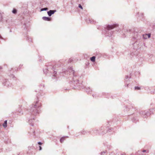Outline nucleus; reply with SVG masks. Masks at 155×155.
Masks as SVG:
<instances>
[{
	"label": "nucleus",
	"mask_w": 155,
	"mask_h": 155,
	"mask_svg": "<svg viewBox=\"0 0 155 155\" xmlns=\"http://www.w3.org/2000/svg\"><path fill=\"white\" fill-rule=\"evenodd\" d=\"M150 109L138 111L136 113V116H140L144 118H147L150 114Z\"/></svg>",
	"instance_id": "nucleus-1"
},
{
	"label": "nucleus",
	"mask_w": 155,
	"mask_h": 155,
	"mask_svg": "<svg viewBox=\"0 0 155 155\" xmlns=\"http://www.w3.org/2000/svg\"><path fill=\"white\" fill-rule=\"evenodd\" d=\"M149 151L148 150H143L138 151L136 153V155H148Z\"/></svg>",
	"instance_id": "nucleus-2"
},
{
	"label": "nucleus",
	"mask_w": 155,
	"mask_h": 155,
	"mask_svg": "<svg viewBox=\"0 0 155 155\" xmlns=\"http://www.w3.org/2000/svg\"><path fill=\"white\" fill-rule=\"evenodd\" d=\"M118 26V25L115 24L113 25H108L107 26V29L108 30H110L114 28H115Z\"/></svg>",
	"instance_id": "nucleus-3"
},
{
	"label": "nucleus",
	"mask_w": 155,
	"mask_h": 155,
	"mask_svg": "<svg viewBox=\"0 0 155 155\" xmlns=\"http://www.w3.org/2000/svg\"><path fill=\"white\" fill-rule=\"evenodd\" d=\"M136 17H137V21H139L143 18V15L142 13L138 12L137 14H136Z\"/></svg>",
	"instance_id": "nucleus-4"
},
{
	"label": "nucleus",
	"mask_w": 155,
	"mask_h": 155,
	"mask_svg": "<svg viewBox=\"0 0 155 155\" xmlns=\"http://www.w3.org/2000/svg\"><path fill=\"white\" fill-rule=\"evenodd\" d=\"M151 34L150 33L145 34L143 35V38L144 39H147V38H149L150 37Z\"/></svg>",
	"instance_id": "nucleus-5"
},
{
	"label": "nucleus",
	"mask_w": 155,
	"mask_h": 155,
	"mask_svg": "<svg viewBox=\"0 0 155 155\" xmlns=\"http://www.w3.org/2000/svg\"><path fill=\"white\" fill-rule=\"evenodd\" d=\"M56 11V10H50L48 12V14L49 16H50L52 15Z\"/></svg>",
	"instance_id": "nucleus-6"
},
{
	"label": "nucleus",
	"mask_w": 155,
	"mask_h": 155,
	"mask_svg": "<svg viewBox=\"0 0 155 155\" xmlns=\"http://www.w3.org/2000/svg\"><path fill=\"white\" fill-rule=\"evenodd\" d=\"M42 19L43 20L46 21H49L51 20V18L46 17H43Z\"/></svg>",
	"instance_id": "nucleus-7"
},
{
	"label": "nucleus",
	"mask_w": 155,
	"mask_h": 155,
	"mask_svg": "<svg viewBox=\"0 0 155 155\" xmlns=\"http://www.w3.org/2000/svg\"><path fill=\"white\" fill-rule=\"evenodd\" d=\"M150 106L151 108H152L153 109L155 108V103H152L150 104Z\"/></svg>",
	"instance_id": "nucleus-8"
},
{
	"label": "nucleus",
	"mask_w": 155,
	"mask_h": 155,
	"mask_svg": "<svg viewBox=\"0 0 155 155\" xmlns=\"http://www.w3.org/2000/svg\"><path fill=\"white\" fill-rule=\"evenodd\" d=\"M3 126L4 128H6L7 127V120H6L5 121L3 124Z\"/></svg>",
	"instance_id": "nucleus-9"
},
{
	"label": "nucleus",
	"mask_w": 155,
	"mask_h": 155,
	"mask_svg": "<svg viewBox=\"0 0 155 155\" xmlns=\"http://www.w3.org/2000/svg\"><path fill=\"white\" fill-rule=\"evenodd\" d=\"M65 139V137H62L60 140V142L61 143H62Z\"/></svg>",
	"instance_id": "nucleus-10"
},
{
	"label": "nucleus",
	"mask_w": 155,
	"mask_h": 155,
	"mask_svg": "<svg viewBox=\"0 0 155 155\" xmlns=\"http://www.w3.org/2000/svg\"><path fill=\"white\" fill-rule=\"evenodd\" d=\"M95 56H93L91 58V60L92 62H94L95 61Z\"/></svg>",
	"instance_id": "nucleus-11"
},
{
	"label": "nucleus",
	"mask_w": 155,
	"mask_h": 155,
	"mask_svg": "<svg viewBox=\"0 0 155 155\" xmlns=\"http://www.w3.org/2000/svg\"><path fill=\"white\" fill-rule=\"evenodd\" d=\"M48 9V8H45L41 9V11H44V10H47Z\"/></svg>",
	"instance_id": "nucleus-12"
},
{
	"label": "nucleus",
	"mask_w": 155,
	"mask_h": 155,
	"mask_svg": "<svg viewBox=\"0 0 155 155\" xmlns=\"http://www.w3.org/2000/svg\"><path fill=\"white\" fill-rule=\"evenodd\" d=\"M12 12L14 14H15L17 12V10L15 9H14L12 11Z\"/></svg>",
	"instance_id": "nucleus-13"
},
{
	"label": "nucleus",
	"mask_w": 155,
	"mask_h": 155,
	"mask_svg": "<svg viewBox=\"0 0 155 155\" xmlns=\"http://www.w3.org/2000/svg\"><path fill=\"white\" fill-rule=\"evenodd\" d=\"M142 43H141V44H140V45H139V46H138V49L139 48H140L141 46H142Z\"/></svg>",
	"instance_id": "nucleus-14"
},
{
	"label": "nucleus",
	"mask_w": 155,
	"mask_h": 155,
	"mask_svg": "<svg viewBox=\"0 0 155 155\" xmlns=\"http://www.w3.org/2000/svg\"><path fill=\"white\" fill-rule=\"evenodd\" d=\"M78 7L79 8H81V9H83V8L81 4L79 5Z\"/></svg>",
	"instance_id": "nucleus-15"
},
{
	"label": "nucleus",
	"mask_w": 155,
	"mask_h": 155,
	"mask_svg": "<svg viewBox=\"0 0 155 155\" xmlns=\"http://www.w3.org/2000/svg\"><path fill=\"white\" fill-rule=\"evenodd\" d=\"M140 89V87H138V86H136V90H139Z\"/></svg>",
	"instance_id": "nucleus-16"
},
{
	"label": "nucleus",
	"mask_w": 155,
	"mask_h": 155,
	"mask_svg": "<svg viewBox=\"0 0 155 155\" xmlns=\"http://www.w3.org/2000/svg\"><path fill=\"white\" fill-rule=\"evenodd\" d=\"M38 144L40 145H41L42 144V143L40 142H39L38 143Z\"/></svg>",
	"instance_id": "nucleus-17"
},
{
	"label": "nucleus",
	"mask_w": 155,
	"mask_h": 155,
	"mask_svg": "<svg viewBox=\"0 0 155 155\" xmlns=\"http://www.w3.org/2000/svg\"><path fill=\"white\" fill-rule=\"evenodd\" d=\"M138 74V75H140V73L139 72H137V73L136 74Z\"/></svg>",
	"instance_id": "nucleus-18"
},
{
	"label": "nucleus",
	"mask_w": 155,
	"mask_h": 155,
	"mask_svg": "<svg viewBox=\"0 0 155 155\" xmlns=\"http://www.w3.org/2000/svg\"><path fill=\"white\" fill-rule=\"evenodd\" d=\"M39 148H40V149H39L40 150H41V146H39Z\"/></svg>",
	"instance_id": "nucleus-19"
},
{
	"label": "nucleus",
	"mask_w": 155,
	"mask_h": 155,
	"mask_svg": "<svg viewBox=\"0 0 155 155\" xmlns=\"http://www.w3.org/2000/svg\"><path fill=\"white\" fill-rule=\"evenodd\" d=\"M153 56V55H152V54H151V55H150V56H151V57H152Z\"/></svg>",
	"instance_id": "nucleus-20"
}]
</instances>
